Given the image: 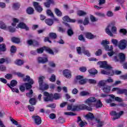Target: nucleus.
<instances>
[{
  "instance_id": "48",
  "label": "nucleus",
  "mask_w": 127,
  "mask_h": 127,
  "mask_svg": "<svg viewBox=\"0 0 127 127\" xmlns=\"http://www.w3.org/2000/svg\"><path fill=\"white\" fill-rule=\"evenodd\" d=\"M104 47H105V50H106V51H113V49H114L113 46H111L110 48L109 46V45L106 46Z\"/></svg>"
},
{
  "instance_id": "8",
  "label": "nucleus",
  "mask_w": 127,
  "mask_h": 127,
  "mask_svg": "<svg viewBox=\"0 0 127 127\" xmlns=\"http://www.w3.org/2000/svg\"><path fill=\"white\" fill-rule=\"evenodd\" d=\"M107 54L108 55V56H109V57H112V56H113V59L115 62H118V61H120V55H118L113 51L108 52Z\"/></svg>"
},
{
  "instance_id": "20",
  "label": "nucleus",
  "mask_w": 127,
  "mask_h": 127,
  "mask_svg": "<svg viewBox=\"0 0 127 127\" xmlns=\"http://www.w3.org/2000/svg\"><path fill=\"white\" fill-rule=\"evenodd\" d=\"M38 63H42L43 64H44V63H46V62H48V59H47V58L39 57L38 59Z\"/></svg>"
},
{
  "instance_id": "32",
  "label": "nucleus",
  "mask_w": 127,
  "mask_h": 127,
  "mask_svg": "<svg viewBox=\"0 0 127 127\" xmlns=\"http://www.w3.org/2000/svg\"><path fill=\"white\" fill-rule=\"evenodd\" d=\"M82 53L84 54V55H87L88 57H90L91 54L88 50H85V48H83L82 49Z\"/></svg>"
},
{
  "instance_id": "63",
  "label": "nucleus",
  "mask_w": 127,
  "mask_h": 127,
  "mask_svg": "<svg viewBox=\"0 0 127 127\" xmlns=\"http://www.w3.org/2000/svg\"><path fill=\"white\" fill-rule=\"evenodd\" d=\"M111 41L112 43L114 44V45H115V46H117V45H118V42L117 40V39H112Z\"/></svg>"
},
{
  "instance_id": "26",
  "label": "nucleus",
  "mask_w": 127,
  "mask_h": 127,
  "mask_svg": "<svg viewBox=\"0 0 127 127\" xmlns=\"http://www.w3.org/2000/svg\"><path fill=\"white\" fill-rule=\"evenodd\" d=\"M26 12L28 13V14H33V12H34V9H33L31 7H29L26 9Z\"/></svg>"
},
{
  "instance_id": "35",
  "label": "nucleus",
  "mask_w": 127,
  "mask_h": 127,
  "mask_svg": "<svg viewBox=\"0 0 127 127\" xmlns=\"http://www.w3.org/2000/svg\"><path fill=\"white\" fill-rule=\"evenodd\" d=\"M11 41L13 43H19L20 42V39L18 38L13 37L11 38Z\"/></svg>"
},
{
  "instance_id": "50",
  "label": "nucleus",
  "mask_w": 127,
  "mask_h": 127,
  "mask_svg": "<svg viewBox=\"0 0 127 127\" xmlns=\"http://www.w3.org/2000/svg\"><path fill=\"white\" fill-rule=\"evenodd\" d=\"M0 28L1 29H5L6 28V25L2 21H0Z\"/></svg>"
},
{
  "instance_id": "15",
  "label": "nucleus",
  "mask_w": 127,
  "mask_h": 127,
  "mask_svg": "<svg viewBox=\"0 0 127 127\" xmlns=\"http://www.w3.org/2000/svg\"><path fill=\"white\" fill-rule=\"evenodd\" d=\"M39 88L40 90L44 91L45 90H47V89L49 88V85L44 82L43 84H39Z\"/></svg>"
},
{
  "instance_id": "17",
  "label": "nucleus",
  "mask_w": 127,
  "mask_h": 127,
  "mask_svg": "<svg viewBox=\"0 0 127 127\" xmlns=\"http://www.w3.org/2000/svg\"><path fill=\"white\" fill-rule=\"evenodd\" d=\"M18 27H19V28L26 29V30H29V28H28L27 26L23 22L19 23V24L18 25Z\"/></svg>"
},
{
  "instance_id": "25",
  "label": "nucleus",
  "mask_w": 127,
  "mask_h": 127,
  "mask_svg": "<svg viewBox=\"0 0 127 127\" xmlns=\"http://www.w3.org/2000/svg\"><path fill=\"white\" fill-rule=\"evenodd\" d=\"M119 59L120 62H124L126 60V56L123 53L119 54Z\"/></svg>"
},
{
  "instance_id": "37",
  "label": "nucleus",
  "mask_w": 127,
  "mask_h": 127,
  "mask_svg": "<svg viewBox=\"0 0 127 127\" xmlns=\"http://www.w3.org/2000/svg\"><path fill=\"white\" fill-rule=\"evenodd\" d=\"M45 78V77L43 76H41L39 77L38 78V82H39V85H41V84H43V80H44V79Z\"/></svg>"
},
{
  "instance_id": "52",
  "label": "nucleus",
  "mask_w": 127,
  "mask_h": 127,
  "mask_svg": "<svg viewBox=\"0 0 127 127\" xmlns=\"http://www.w3.org/2000/svg\"><path fill=\"white\" fill-rule=\"evenodd\" d=\"M86 117L87 119H90L91 120H92V119H94V115L91 113H89L86 115Z\"/></svg>"
},
{
  "instance_id": "61",
  "label": "nucleus",
  "mask_w": 127,
  "mask_h": 127,
  "mask_svg": "<svg viewBox=\"0 0 127 127\" xmlns=\"http://www.w3.org/2000/svg\"><path fill=\"white\" fill-rule=\"evenodd\" d=\"M78 92L79 91H78V89H77V88H74L72 89L71 93L73 95H77Z\"/></svg>"
},
{
  "instance_id": "9",
  "label": "nucleus",
  "mask_w": 127,
  "mask_h": 127,
  "mask_svg": "<svg viewBox=\"0 0 127 127\" xmlns=\"http://www.w3.org/2000/svg\"><path fill=\"white\" fill-rule=\"evenodd\" d=\"M98 64H99L100 68H104V69H107L108 70L112 68V66L108 65L106 61L98 62Z\"/></svg>"
},
{
  "instance_id": "6",
  "label": "nucleus",
  "mask_w": 127,
  "mask_h": 127,
  "mask_svg": "<svg viewBox=\"0 0 127 127\" xmlns=\"http://www.w3.org/2000/svg\"><path fill=\"white\" fill-rule=\"evenodd\" d=\"M44 49H45V50H46V51H47V52H48V53H49L50 54H51L52 55H54V52H53V51H52V50H51V49H50L49 48H47H47L44 47V48H41L40 49H37V52L39 54H41V53H43V51H44Z\"/></svg>"
},
{
  "instance_id": "14",
  "label": "nucleus",
  "mask_w": 127,
  "mask_h": 127,
  "mask_svg": "<svg viewBox=\"0 0 127 127\" xmlns=\"http://www.w3.org/2000/svg\"><path fill=\"white\" fill-rule=\"evenodd\" d=\"M63 75L65 77V78H71L72 74H71V71L68 69H65L63 72Z\"/></svg>"
},
{
  "instance_id": "18",
  "label": "nucleus",
  "mask_w": 127,
  "mask_h": 127,
  "mask_svg": "<svg viewBox=\"0 0 127 127\" xmlns=\"http://www.w3.org/2000/svg\"><path fill=\"white\" fill-rule=\"evenodd\" d=\"M102 90L104 93L108 94L111 92V86L109 85H105L103 87Z\"/></svg>"
},
{
  "instance_id": "2",
  "label": "nucleus",
  "mask_w": 127,
  "mask_h": 127,
  "mask_svg": "<svg viewBox=\"0 0 127 127\" xmlns=\"http://www.w3.org/2000/svg\"><path fill=\"white\" fill-rule=\"evenodd\" d=\"M74 111H80V110H86L87 111H92L93 109L90 106H88V105L80 104L74 106V108L73 109Z\"/></svg>"
},
{
  "instance_id": "5",
  "label": "nucleus",
  "mask_w": 127,
  "mask_h": 127,
  "mask_svg": "<svg viewBox=\"0 0 127 127\" xmlns=\"http://www.w3.org/2000/svg\"><path fill=\"white\" fill-rule=\"evenodd\" d=\"M44 101L45 102H52L53 101V94H49L47 91L44 92Z\"/></svg>"
},
{
  "instance_id": "45",
  "label": "nucleus",
  "mask_w": 127,
  "mask_h": 127,
  "mask_svg": "<svg viewBox=\"0 0 127 127\" xmlns=\"http://www.w3.org/2000/svg\"><path fill=\"white\" fill-rule=\"evenodd\" d=\"M19 20L17 18H14L13 19V23H12V25L13 26H15L16 25V23H18Z\"/></svg>"
},
{
  "instance_id": "4",
  "label": "nucleus",
  "mask_w": 127,
  "mask_h": 127,
  "mask_svg": "<svg viewBox=\"0 0 127 127\" xmlns=\"http://www.w3.org/2000/svg\"><path fill=\"white\" fill-rule=\"evenodd\" d=\"M111 29L112 32H111ZM116 31L117 28L115 26H112L111 25H108L106 29V33L110 35V36H113V33H116Z\"/></svg>"
},
{
  "instance_id": "12",
  "label": "nucleus",
  "mask_w": 127,
  "mask_h": 127,
  "mask_svg": "<svg viewBox=\"0 0 127 127\" xmlns=\"http://www.w3.org/2000/svg\"><path fill=\"white\" fill-rule=\"evenodd\" d=\"M32 119L34 120V123L37 126L40 125L42 122L41 118L39 116H32Z\"/></svg>"
},
{
  "instance_id": "43",
  "label": "nucleus",
  "mask_w": 127,
  "mask_h": 127,
  "mask_svg": "<svg viewBox=\"0 0 127 127\" xmlns=\"http://www.w3.org/2000/svg\"><path fill=\"white\" fill-rule=\"evenodd\" d=\"M47 15L51 16V17H54V14L50 9H48L46 11Z\"/></svg>"
},
{
  "instance_id": "34",
  "label": "nucleus",
  "mask_w": 127,
  "mask_h": 127,
  "mask_svg": "<svg viewBox=\"0 0 127 127\" xmlns=\"http://www.w3.org/2000/svg\"><path fill=\"white\" fill-rule=\"evenodd\" d=\"M126 91L127 89H120L118 88V90L117 91V94H126Z\"/></svg>"
},
{
  "instance_id": "62",
  "label": "nucleus",
  "mask_w": 127,
  "mask_h": 127,
  "mask_svg": "<svg viewBox=\"0 0 127 127\" xmlns=\"http://www.w3.org/2000/svg\"><path fill=\"white\" fill-rule=\"evenodd\" d=\"M78 39L79 40H80V41H83V42H85V38H84L83 35H79L78 36Z\"/></svg>"
},
{
  "instance_id": "13",
  "label": "nucleus",
  "mask_w": 127,
  "mask_h": 127,
  "mask_svg": "<svg viewBox=\"0 0 127 127\" xmlns=\"http://www.w3.org/2000/svg\"><path fill=\"white\" fill-rule=\"evenodd\" d=\"M78 126L80 127H84L85 126H86L87 123L85 122L84 121H82V119H81V118L80 117H78L77 118V121Z\"/></svg>"
},
{
  "instance_id": "57",
  "label": "nucleus",
  "mask_w": 127,
  "mask_h": 127,
  "mask_svg": "<svg viewBox=\"0 0 127 127\" xmlns=\"http://www.w3.org/2000/svg\"><path fill=\"white\" fill-rule=\"evenodd\" d=\"M5 78L8 80H10V79H12V75L11 74H7L5 75Z\"/></svg>"
},
{
  "instance_id": "38",
  "label": "nucleus",
  "mask_w": 127,
  "mask_h": 127,
  "mask_svg": "<svg viewBox=\"0 0 127 127\" xmlns=\"http://www.w3.org/2000/svg\"><path fill=\"white\" fill-rule=\"evenodd\" d=\"M17 85V81L15 80H12L10 82V86L12 87H15Z\"/></svg>"
},
{
  "instance_id": "30",
  "label": "nucleus",
  "mask_w": 127,
  "mask_h": 127,
  "mask_svg": "<svg viewBox=\"0 0 127 127\" xmlns=\"http://www.w3.org/2000/svg\"><path fill=\"white\" fill-rule=\"evenodd\" d=\"M96 122L97 127H102L104 126V122L99 120H96Z\"/></svg>"
},
{
  "instance_id": "55",
  "label": "nucleus",
  "mask_w": 127,
  "mask_h": 127,
  "mask_svg": "<svg viewBox=\"0 0 127 127\" xmlns=\"http://www.w3.org/2000/svg\"><path fill=\"white\" fill-rule=\"evenodd\" d=\"M86 79L83 78L78 81V83L80 84V85H84V84H86Z\"/></svg>"
},
{
  "instance_id": "24",
  "label": "nucleus",
  "mask_w": 127,
  "mask_h": 127,
  "mask_svg": "<svg viewBox=\"0 0 127 127\" xmlns=\"http://www.w3.org/2000/svg\"><path fill=\"white\" fill-rule=\"evenodd\" d=\"M106 84H107V81H106V80H103L99 82L98 84V86L99 87H104V86H106L105 85Z\"/></svg>"
},
{
  "instance_id": "60",
  "label": "nucleus",
  "mask_w": 127,
  "mask_h": 127,
  "mask_svg": "<svg viewBox=\"0 0 127 127\" xmlns=\"http://www.w3.org/2000/svg\"><path fill=\"white\" fill-rule=\"evenodd\" d=\"M76 51H77V53H78V54H79V55H82V51H81V47H77Z\"/></svg>"
},
{
  "instance_id": "59",
  "label": "nucleus",
  "mask_w": 127,
  "mask_h": 127,
  "mask_svg": "<svg viewBox=\"0 0 127 127\" xmlns=\"http://www.w3.org/2000/svg\"><path fill=\"white\" fill-rule=\"evenodd\" d=\"M0 49L1 51H5V44H2L0 45Z\"/></svg>"
},
{
  "instance_id": "31",
  "label": "nucleus",
  "mask_w": 127,
  "mask_h": 127,
  "mask_svg": "<svg viewBox=\"0 0 127 127\" xmlns=\"http://www.w3.org/2000/svg\"><path fill=\"white\" fill-rule=\"evenodd\" d=\"M87 14V13L83 10H78L77 11V15H79V16H84V15H86Z\"/></svg>"
},
{
  "instance_id": "56",
  "label": "nucleus",
  "mask_w": 127,
  "mask_h": 127,
  "mask_svg": "<svg viewBox=\"0 0 127 127\" xmlns=\"http://www.w3.org/2000/svg\"><path fill=\"white\" fill-rule=\"evenodd\" d=\"M88 24H89V18L86 17L83 21V25H88Z\"/></svg>"
},
{
  "instance_id": "22",
  "label": "nucleus",
  "mask_w": 127,
  "mask_h": 127,
  "mask_svg": "<svg viewBox=\"0 0 127 127\" xmlns=\"http://www.w3.org/2000/svg\"><path fill=\"white\" fill-rule=\"evenodd\" d=\"M47 2H45L44 4L46 7H50L51 3H54V0H47Z\"/></svg>"
},
{
  "instance_id": "3",
  "label": "nucleus",
  "mask_w": 127,
  "mask_h": 127,
  "mask_svg": "<svg viewBox=\"0 0 127 127\" xmlns=\"http://www.w3.org/2000/svg\"><path fill=\"white\" fill-rule=\"evenodd\" d=\"M26 78L23 79L24 82H26V81H27L28 83H25L26 86V89L27 90H28L29 89H31L32 87V86L31 85H33V83H34V81H33V80L31 78H30V76L27 75Z\"/></svg>"
},
{
  "instance_id": "16",
  "label": "nucleus",
  "mask_w": 127,
  "mask_h": 127,
  "mask_svg": "<svg viewBox=\"0 0 127 127\" xmlns=\"http://www.w3.org/2000/svg\"><path fill=\"white\" fill-rule=\"evenodd\" d=\"M85 36L88 39H94V38H96V36L90 32L85 33Z\"/></svg>"
},
{
  "instance_id": "7",
  "label": "nucleus",
  "mask_w": 127,
  "mask_h": 127,
  "mask_svg": "<svg viewBox=\"0 0 127 127\" xmlns=\"http://www.w3.org/2000/svg\"><path fill=\"white\" fill-rule=\"evenodd\" d=\"M123 114H124V111H121L119 113H117L115 111H112L110 113L111 116H114V117H113V121L118 120V119H120V118H121V116H122V115H123Z\"/></svg>"
},
{
  "instance_id": "11",
  "label": "nucleus",
  "mask_w": 127,
  "mask_h": 127,
  "mask_svg": "<svg viewBox=\"0 0 127 127\" xmlns=\"http://www.w3.org/2000/svg\"><path fill=\"white\" fill-rule=\"evenodd\" d=\"M33 6L38 12H41L43 10L42 7L37 2H33Z\"/></svg>"
},
{
  "instance_id": "53",
  "label": "nucleus",
  "mask_w": 127,
  "mask_h": 127,
  "mask_svg": "<svg viewBox=\"0 0 127 127\" xmlns=\"http://www.w3.org/2000/svg\"><path fill=\"white\" fill-rule=\"evenodd\" d=\"M11 53H15L16 52V48L14 46H12L10 49Z\"/></svg>"
},
{
  "instance_id": "19",
  "label": "nucleus",
  "mask_w": 127,
  "mask_h": 127,
  "mask_svg": "<svg viewBox=\"0 0 127 127\" xmlns=\"http://www.w3.org/2000/svg\"><path fill=\"white\" fill-rule=\"evenodd\" d=\"M63 20L64 21H66L67 22H75L76 21L74 19H70L68 16H65L63 17Z\"/></svg>"
},
{
  "instance_id": "39",
  "label": "nucleus",
  "mask_w": 127,
  "mask_h": 127,
  "mask_svg": "<svg viewBox=\"0 0 127 127\" xmlns=\"http://www.w3.org/2000/svg\"><path fill=\"white\" fill-rule=\"evenodd\" d=\"M20 6V4L18 3H15L13 4L12 8L16 10V9H18L19 7Z\"/></svg>"
},
{
  "instance_id": "41",
  "label": "nucleus",
  "mask_w": 127,
  "mask_h": 127,
  "mask_svg": "<svg viewBox=\"0 0 127 127\" xmlns=\"http://www.w3.org/2000/svg\"><path fill=\"white\" fill-rule=\"evenodd\" d=\"M29 103L32 106H34L36 104V99L35 98H31L29 100Z\"/></svg>"
},
{
  "instance_id": "54",
  "label": "nucleus",
  "mask_w": 127,
  "mask_h": 127,
  "mask_svg": "<svg viewBox=\"0 0 127 127\" xmlns=\"http://www.w3.org/2000/svg\"><path fill=\"white\" fill-rule=\"evenodd\" d=\"M74 107H76V106H72V105H68L67 106V110L68 111H76V110H74L73 109H74Z\"/></svg>"
},
{
  "instance_id": "44",
  "label": "nucleus",
  "mask_w": 127,
  "mask_h": 127,
  "mask_svg": "<svg viewBox=\"0 0 127 127\" xmlns=\"http://www.w3.org/2000/svg\"><path fill=\"white\" fill-rule=\"evenodd\" d=\"M15 63L16 64V65H18V66H21V65H23V62L21 60H16Z\"/></svg>"
},
{
  "instance_id": "46",
  "label": "nucleus",
  "mask_w": 127,
  "mask_h": 127,
  "mask_svg": "<svg viewBox=\"0 0 127 127\" xmlns=\"http://www.w3.org/2000/svg\"><path fill=\"white\" fill-rule=\"evenodd\" d=\"M33 94V91H32V89H31L29 90L28 93H26V96L28 97V98H32Z\"/></svg>"
},
{
  "instance_id": "27",
  "label": "nucleus",
  "mask_w": 127,
  "mask_h": 127,
  "mask_svg": "<svg viewBox=\"0 0 127 127\" xmlns=\"http://www.w3.org/2000/svg\"><path fill=\"white\" fill-rule=\"evenodd\" d=\"M53 100H59L61 99V94L59 93H55L54 95H53Z\"/></svg>"
},
{
  "instance_id": "28",
  "label": "nucleus",
  "mask_w": 127,
  "mask_h": 127,
  "mask_svg": "<svg viewBox=\"0 0 127 127\" xmlns=\"http://www.w3.org/2000/svg\"><path fill=\"white\" fill-rule=\"evenodd\" d=\"M45 23L48 25H50V26H51L52 24H53V20L51 19H47L45 20Z\"/></svg>"
},
{
  "instance_id": "40",
  "label": "nucleus",
  "mask_w": 127,
  "mask_h": 127,
  "mask_svg": "<svg viewBox=\"0 0 127 127\" xmlns=\"http://www.w3.org/2000/svg\"><path fill=\"white\" fill-rule=\"evenodd\" d=\"M7 85L8 86V87H9V88L11 89V90L13 92H15L16 93H18L19 92V91L18 90V89H16V88H14L11 87V86H10V84L9 83L7 84Z\"/></svg>"
},
{
  "instance_id": "21",
  "label": "nucleus",
  "mask_w": 127,
  "mask_h": 127,
  "mask_svg": "<svg viewBox=\"0 0 127 127\" xmlns=\"http://www.w3.org/2000/svg\"><path fill=\"white\" fill-rule=\"evenodd\" d=\"M111 99H105V102L107 103V104H111L112 102H114L115 101V96L114 95H109Z\"/></svg>"
},
{
  "instance_id": "29",
  "label": "nucleus",
  "mask_w": 127,
  "mask_h": 127,
  "mask_svg": "<svg viewBox=\"0 0 127 127\" xmlns=\"http://www.w3.org/2000/svg\"><path fill=\"white\" fill-rule=\"evenodd\" d=\"M55 12L58 16H62V12L59 9L56 8L55 9Z\"/></svg>"
},
{
  "instance_id": "42",
  "label": "nucleus",
  "mask_w": 127,
  "mask_h": 127,
  "mask_svg": "<svg viewBox=\"0 0 127 127\" xmlns=\"http://www.w3.org/2000/svg\"><path fill=\"white\" fill-rule=\"evenodd\" d=\"M89 95H90V93L87 91H81L80 93V96H81L82 97H85V96H89Z\"/></svg>"
},
{
  "instance_id": "36",
  "label": "nucleus",
  "mask_w": 127,
  "mask_h": 127,
  "mask_svg": "<svg viewBox=\"0 0 127 127\" xmlns=\"http://www.w3.org/2000/svg\"><path fill=\"white\" fill-rule=\"evenodd\" d=\"M49 36L52 39H56L57 38V35L55 33H50Z\"/></svg>"
},
{
  "instance_id": "47",
  "label": "nucleus",
  "mask_w": 127,
  "mask_h": 127,
  "mask_svg": "<svg viewBox=\"0 0 127 127\" xmlns=\"http://www.w3.org/2000/svg\"><path fill=\"white\" fill-rule=\"evenodd\" d=\"M51 82H55L56 81V76L54 74H52L51 77L49 78Z\"/></svg>"
},
{
  "instance_id": "33",
  "label": "nucleus",
  "mask_w": 127,
  "mask_h": 127,
  "mask_svg": "<svg viewBox=\"0 0 127 127\" xmlns=\"http://www.w3.org/2000/svg\"><path fill=\"white\" fill-rule=\"evenodd\" d=\"M57 124H63L65 123V120L62 117H60L58 120H56Z\"/></svg>"
},
{
  "instance_id": "49",
  "label": "nucleus",
  "mask_w": 127,
  "mask_h": 127,
  "mask_svg": "<svg viewBox=\"0 0 127 127\" xmlns=\"http://www.w3.org/2000/svg\"><path fill=\"white\" fill-rule=\"evenodd\" d=\"M67 34L69 36H72L73 34H74V32H73V30L70 28L67 30Z\"/></svg>"
},
{
  "instance_id": "51",
  "label": "nucleus",
  "mask_w": 127,
  "mask_h": 127,
  "mask_svg": "<svg viewBox=\"0 0 127 127\" xmlns=\"http://www.w3.org/2000/svg\"><path fill=\"white\" fill-rule=\"evenodd\" d=\"M101 44L104 46V47H105L106 46H108L107 44H110V42L108 41L103 40Z\"/></svg>"
},
{
  "instance_id": "23",
  "label": "nucleus",
  "mask_w": 127,
  "mask_h": 127,
  "mask_svg": "<svg viewBox=\"0 0 127 127\" xmlns=\"http://www.w3.org/2000/svg\"><path fill=\"white\" fill-rule=\"evenodd\" d=\"M88 71L89 74H91L92 76L95 75V74L98 73V70H97L95 68H92V69H89Z\"/></svg>"
},
{
  "instance_id": "58",
  "label": "nucleus",
  "mask_w": 127,
  "mask_h": 127,
  "mask_svg": "<svg viewBox=\"0 0 127 127\" xmlns=\"http://www.w3.org/2000/svg\"><path fill=\"white\" fill-rule=\"evenodd\" d=\"M49 118L52 120H54L55 119H56V115H55L54 113H52L50 114Z\"/></svg>"
},
{
  "instance_id": "64",
  "label": "nucleus",
  "mask_w": 127,
  "mask_h": 127,
  "mask_svg": "<svg viewBox=\"0 0 127 127\" xmlns=\"http://www.w3.org/2000/svg\"><path fill=\"white\" fill-rule=\"evenodd\" d=\"M88 82L90 84H96L97 83V81L93 79H89Z\"/></svg>"
},
{
  "instance_id": "10",
  "label": "nucleus",
  "mask_w": 127,
  "mask_h": 127,
  "mask_svg": "<svg viewBox=\"0 0 127 127\" xmlns=\"http://www.w3.org/2000/svg\"><path fill=\"white\" fill-rule=\"evenodd\" d=\"M127 40H122L119 42L118 47L120 49H121V50H124V49H126V48L127 47Z\"/></svg>"
},
{
  "instance_id": "1",
  "label": "nucleus",
  "mask_w": 127,
  "mask_h": 127,
  "mask_svg": "<svg viewBox=\"0 0 127 127\" xmlns=\"http://www.w3.org/2000/svg\"><path fill=\"white\" fill-rule=\"evenodd\" d=\"M97 102L96 104H95ZM84 104L85 105H87L90 108H93L95 107L96 109H99V108H102L103 107V104L101 100H99L97 101V99H96L94 97H90L85 100L84 101Z\"/></svg>"
}]
</instances>
